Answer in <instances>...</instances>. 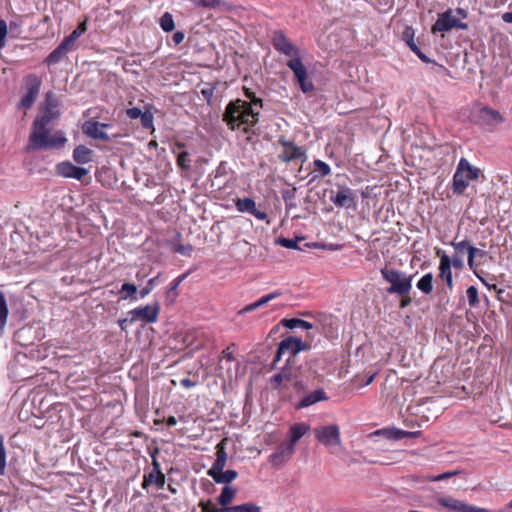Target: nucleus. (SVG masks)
I'll use <instances>...</instances> for the list:
<instances>
[{
    "instance_id": "obj_21",
    "label": "nucleus",
    "mask_w": 512,
    "mask_h": 512,
    "mask_svg": "<svg viewBox=\"0 0 512 512\" xmlns=\"http://www.w3.org/2000/svg\"><path fill=\"white\" fill-rule=\"evenodd\" d=\"M152 465V471L148 475L144 476L142 487L146 488L150 484H155L158 488H163L165 484V476L161 472L160 465L155 458L153 459Z\"/></svg>"
},
{
    "instance_id": "obj_6",
    "label": "nucleus",
    "mask_w": 512,
    "mask_h": 512,
    "mask_svg": "<svg viewBox=\"0 0 512 512\" xmlns=\"http://www.w3.org/2000/svg\"><path fill=\"white\" fill-rule=\"evenodd\" d=\"M286 65L292 70L301 91L305 94L312 93L315 87L308 77L307 69L302 63L300 57L290 59Z\"/></svg>"
},
{
    "instance_id": "obj_30",
    "label": "nucleus",
    "mask_w": 512,
    "mask_h": 512,
    "mask_svg": "<svg viewBox=\"0 0 512 512\" xmlns=\"http://www.w3.org/2000/svg\"><path fill=\"white\" fill-rule=\"evenodd\" d=\"M421 435V431H404L396 428H386V438L400 440L402 438H416Z\"/></svg>"
},
{
    "instance_id": "obj_40",
    "label": "nucleus",
    "mask_w": 512,
    "mask_h": 512,
    "mask_svg": "<svg viewBox=\"0 0 512 512\" xmlns=\"http://www.w3.org/2000/svg\"><path fill=\"white\" fill-rule=\"evenodd\" d=\"M58 105L59 103L55 94L52 91L47 92L45 95L44 108L50 110H57Z\"/></svg>"
},
{
    "instance_id": "obj_24",
    "label": "nucleus",
    "mask_w": 512,
    "mask_h": 512,
    "mask_svg": "<svg viewBox=\"0 0 512 512\" xmlns=\"http://www.w3.org/2000/svg\"><path fill=\"white\" fill-rule=\"evenodd\" d=\"M327 400L326 393L323 389H317L304 396L297 405V408L309 407L317 402Z\"/></svg>"
},
{
    "instance_id": "obj_19",
    "label": "nucleus",
    "mask_w": 512,
    "mask_h": 512,
    "mask_svg": "<svg viewBox=\"0 0 512 512\" xmlns=\"http://www.w3.org/2000/svg\"><path fill=\"white\" fill-rule=\"evenodd\" d=\"M57 172L63 177L74 178L77 180H81L88 174V170L86 168L75 166L70 162H62L58 164Z\"/></svg>"
},
{
    "instance_id": "obj_59",
    "label": "nucleus",
    "mask_w": 512,
    "mask_h": 512,
    "mask_svg": "<svg viewBox=\"0 0 512 512\" xmlns=\"http://www.w3.org/2000/svg\"><path fill=\"white\" fill-rule=\"evenodd\" d=\"M259 307H261V305H260L259 301L257 300L254 303H251V304L245 306L241 311H239V314L251 312Z\"/></svg>"
},
{
    "instance_id": "obj_28",
    "label": "nucleus",
    "mask_w": 512,
    "mask_h": 512,
    "mask_svg": "<svg viewBox=\"0 0 512 512\" xmlns=\"http://www.w3.org/2000/svg\"><path fill=\"white\" fill-rule=\"evenodd\" d=\"M59 115L58 110H50L43 108L40 115H38L34 122L33 126H45L48 127V125Z\"/></svg>"
},
{
    "instance_id": "obj_56",
    "label": "nucleus",
    "mask_w": 512,
    "mask_h": 512,
    "mask_svg": "<svg viewBox=\"0 0 512 512\" xmlns=\"http://www.w3.org/2000/svg\"><path fill=\"white\" fill-rule=\"evenodd\" d=\"M235 347V344H231L230 346H228L226 349H224L222 351V358L228 360V361H233L234 360V356H233V352L231 350V348Z\"/></svg>"
},
{
    "instance_id": "obj_43",
    "label": "nucleus",
    "mask_w": 512,
    "mask_h": 512,
    "mask_svg": "<svg viewBox=\"0 0 512 512\" xmlns=\"http://www.w3.org/2000/svg\"><path fill=\"white\" fill-rule=\"evenodd\" d=\"M451 245L453 246V248L458 253H461V254L464 253V252H467L469 254L470 253V249H476L475 247L470 245V243L468 241H466V240H463V241H460V242L452 241Z\"/></svg>"
},
{
    "instance_id": "obj_1",
    "label": "nucleus",
    "mask_w": 512,
    "mask_h": 512,
    "mask_svg": "<svg viewBox=\"0 0 512 512\" xmlns=\"http://www.w3.org/2000/svg\"><path fill=\"white\" fill-rule=\"evenodd\" d=\"M261 107L262 100L256 96H253L250 102L237 99L228 104L223 120L232 130L240 128L242 125L252 126L258 121Z\"/></svg>"
},
{
    "instance_id": "obj_51",
    "label": "nucleus",
    "mask_w": 512,
    "mask_h": 512,
    "mask_svg": "<svg viewBox=\"0 0 512 512\" xmlns=\"http://www.w3.org/2000/svg\"><path fill=\"white\" fill-rule=\"evenodd\" d=\"M281 295H282V293L280 291H274L267 295H264L258 301L262 307V306L266 305L267 303H269L270 301L280 297Z\"/></svg>"
},
{
    "instance_id": "obj_13",
    "label": "nucleus",
    "mask_w": 512,
    "mask_h": 512,
    "mask_svg": "<svg viewBox=\"0 0 512 512\" xmlns=\"http://www.w3.org/2000/svg\"><path fill=\"white\" fill-rule=\"evenodd\" d=\"M436 255L440 258L438 278L445 281L449 290L452 291L454 284L450 257L442 249H437Z\"/></svg>"
},
{
    "instance_id": "obj_52",
    "label": "nucleus",
    "mask_w": 512,
    "mask_h": 512,
    "mask_svg": "<svg viewBox=\"0 0 512 512\" xmlns=\"http://www.w3.org/2000/svg\"><path fill=\"white\" fill-rule=\"evenodd\" d=\"M476 249H470V253L468 254V266L471 270L474 271L475 275L482 281L484 282V280L479 276V274L475 271V267H476V264H475V261H474V258L476 257Z\"/></svg>"
},
{
    "instance_id": "obj_63",
    "label": "nucleus",
    "mask_w": 512,
    "mask_h": 512,
    "mask_svg": "<svg viewBox=\"0 0 512 512\" xmlns=\"http://www.w3.org/2000/svg\"><path fill=\"white\" fill-rule=\"evenodd\" d=\"M7 35V24L4 20H0V41H4Z\"/></svg>"
},
{
    "instance_id": "obj_47",
    "label": "nucleus",
    "mask_w": 512,
    "mask_h": 512,
    "mask_svg": "<svg viewBox=\"0 0 512 512\" xmlns=\"http://www.w3.org/2000/svg\"><path fill=\"white\" fill-rule=\"evenodd\" d=\"M141 125L143 128L150 129L153 128V114L149 111H145L140 117Z\"/></svg>"
},
{
    "instance_id": "obj_42",
    "label": "nucleus",
    "mask_w": 512,
    "mask_h": 512,
    "mask_svg": "<svg viewBox=\"0 0 512 512\" xmlns=\"http://www.w3.org/2000/svg\"><path fill=\"white\" fill-rule=\"evenodd\" d=\"M194 5L206 8H218L221 6V0H190Z\"/></svg>"
},
{
    "instance_id": "obj_61",
    "label": "nucleus",
    "mask_w": 512,
    "mask_h": 512,
    "mask_svg": "<svg viewBox=\"0 0 512 512\" xmlns=\"http://www.w3.org/2000/svg\"><path fill=\"white\" fill-rule=\"evenodd\" d=\"M459 473H460L459 471L445 472V473H442V474L436 476L434 478V481H441V480H444V479H448V478H450L452 476H455V475H457Z\"/></svg>"
},
{
    "instance_id": "obj_10",
    "label": "nucleus",
    "mask_w": 512,
    "mask_h": 512,
    "mask_svg": "<svg viewBox=\"0 0 512 512\" xmlns=\"http://www.w3.org/2000/svg\"><path fill=\"white\" fill-rule=\"evenodd\" d=\"M160 311L159 304L146 305L143 307L135 308L128 312L130 323L136 321H143L144 323H154L158 319Z\"/></svg>"
},
{
    "instance_id": "obj_15",
    "label": "nucleus",
    "mask_w": 512,
    "mask_h": 512,
    "mask_svg": "<svg viewBox=\"0 0 512 512\" xmlns=\"http://www.w3.org/2000/svg\"><path fill=\"white\" fill-rule=\"evenodd\" d=\"M295 447L287 441L281 443L277 450L269 456V461L274 466H281L291 459Z\"/></svg>"
},
{
    "instance_id": "obj_16",
    "label": "nucleus",
    "mask_w": 512,
    "mask_h": 512,
    "mask_svg": "<svg viewBox=\"0 0 512 512\" xmlns=\"http://www.w3.org/2000/svg\"><path fill=\"white\" fill-rule=\"evenodd\" d=\"M82 131L86 136L95 140H101L104 142L110 140L109 135L103 130V125H101V122L92 119L83 123Z\"/></svg>"
},
{
    "instance_id": "obj_57",
    "label": "nucleus",
    "mask_w": 512,
    "mask_h": 512,
    "mask_svg": "<svg viewBox=\"0 0 512 512\" xmlns=\"http://www.w3.org/2000/svg\"><path fill=\"white\" fill-rule=\"evenodd\" d=\"M185 278H186V274H182V275L178 276L176 279H174L172 281V283L170 284L169 291H175Z\"/></svg>"
},
{
    "instance_id": "obj_33",
    "label": "nucleus",
    "mask_w": 512,
    "mask_h": 512,
    "mask_svg": "<svg viewBox=\"0 0 512 512\" xmlns=\"http://www.w3.org/2000/svg\"><path fill=\"white\" fill-rule=\"evenodd\" d=\"M291 379V371L285 368L271 378V385L273 388L279 389L284 383L289 382Z\"/></svg>"
},
{
    "instance_id": "obj_26",
    "label": "nucleus",
    "mask_w": 512,
    "mask_h": 512,
    "mask_svg": "<svg viewBox=\"0 0 512 512\" xmlns=\"http://www.w3.org/2000/svg\"><path fill=\"white\" fill-rule=\"evenodd\" d=\"M468 186V179L464 175V172L457 167V170L453 176L452 190L454 194L461 195L464 193Z\"/></svg>"
},
{
    "instance_id": "obj_49",
    "label": "nucleus",
    "mask_w": 512,
    "mask_h": 512,
    "mask_svg": "<svg viewBox=\"0 0 512 512\" xmlns=\"http://www.w3.org/2000/svg\"><path fill=\"white\" fill-rule=\"evenodd\" d=\"M299 239H288V238H279L278 243L285 248L288 249H299L298 247Z\"/></svg>"
},
{
    "instance_id": "obj_48",
    "label": "nucleus",
    "mask_w": 512,
    "mask_h": 512,
    "mask_svg": "<svg viewBox=\"0 0 512 512\" xmlns=\"http://www.w3.org/2000/svg\"><path fill=\"white\" fill-rule=\"evenodd\" d=\"M159 275L154 277V278H151L150 280H148L147 284L145 287H143L140 292H139V295H140V298H145L148 294L151 293V291L153 290L155 284H156V281L158 279Z\"/></svg>"
},
{
    "instance_id": "obj_34",
    "label": "nucleus",
    "mask_w": 512,
    "mask_h": 512,
    "mask_svg": "<svg viewBox=\"0 0 512 512\" xmlns=\"http://www.w3.org/2000/svg\"><path fill=\"white\" fill-rule=\"evenodd\" d=\"M281 323L289 329H295V328H302L305 330L313 329L312 323H310L308 321H304L302 319H297V318L283 319L281 321Z\"/></svg>"
},
{
    "instance_id": "obj_60",
    "label": "nucleus",
    "mask_w": 512,
    "mask_h": 512,
    "mask_svg": "<svg viewBox=\"0 0 512 512\" xmlns=\"http://www.w3.org/2000/svg\"><path fill=\"white\" fill-rule=\"evenodd\" d=\"M259 307H261V305H260L259 301L257 300L254 303H251V304L245 306L241 311H239V314L251 312Z\"/></svg>"
},
{
    "instance_id": "obj_12",
    "label": "nucleus",
    "mask_w": 512,
    "mask_h": 512,
    "mask_svg": "<svg viewBox=\"0 0 512 512\" xmlns=\"http://www.w3.org/2000/svg\"><path fill=\"white\" fill-rule=\"evenodd\" d=\"M199 507H201L202 512H260V507L248 502L241 505L231 506L226 509H219L217 506L212 504L210 501L204 502L201 501L199 503Z\"/></svg>"
},
{
    "instance_id": "obj_39",
    "label": "nucleus",
    "mask_w": 512,
    "mask_h": 512,
    "mask_svg": "<svg viewBox=\"0 0 512 512\" xmlns=\"http://www.w3.org/2000/svg\"><path fill=\"white\" fill-rule=\"evenodd\" d=\"M9 310L6 298L3 292L0 291V327H4L7 322Z\"/></svg>"
},
{
    "instance_id": "obj_32",
    "label": "nucleus",
    "mask_w": 512,
    "mask_h": 512,
    "mask_svg": "<svg viewBox=\"0 0 512 512\" xmlns=\"http://www.w3.org/2000/svg\"><path fill=\"white\" fill-rule=\"evenodd\" d=\"M459 169H461L463 172H466L464 174L468 180H476L479 178L480 175V169L474 166H471L467 159L461 158L459 161Z\"/></svg>"
},
{
    "instance_id": "obj_35",
    "label": "nucleus",
    "mask_w": 512,
    "mask_h": 512,
    "mask_svg": "<svg viewBox=\"0 0 512 512\" xmlns=\"http://www.w3.org/2000/svg\"><path fill=\"white\" fill-rule=\"evenodd\" d=\"M417 288L425 293L430 294L433 291V274L427 273L423 275L416 284Z\"/></svg>"
},
{
    "instance_id": "obj_50",
    "label": "nucleus",
    "mask_w": 512,
    "mask_h": 512,
    "mask_svg": "<svg viewBox=\"0 0 512 512\" xmlns=\"http://www.w3.org/2000/svg\"><path fill=\"white\" fill-rule=\"evenodd\" d=\"M193 247L190 244H177L174 247V251L185 256H190L192 253Z\"/></svg>"
},
{
    "instance_id": "obj_9",
    "label": "nucleus",
    "mask_w": 512,
    "mask_h": 512,
    "mask_svg": "<svg viewBox=\"0 0 512 512\" xmlns=\"http://www.w3.org/2000/svg\"><path fill=\"white\" fill-rule=\"evenodd\" d=\"M316 438L326 447L341 444L340 429L336 424L320 426L314 429Z\"/></svg>"
},
{
    "instance_id": "obj_29",
    "label": "nucleus",
    "mask_w": 512,
    "mask_h": 512,
    "mask_svg": "<svg viewBox=\"0 0 512 512\" xmlns=\"http://www.w3.org/2000/svg\"><path fill=\"white\" fill-rule=\"evenodd\" d=\"M93 151L84 145L77 146L73 151V159L78 164H86L92 160Z\"/></svg>"
},
{
    "instance_id": "obj_37",
    "label": "nucleus",
    "mask_w": 512,
    "mask_h": 512,
    "mask_svg": "<svg viewBox=\"0 0 512 512\" xmlns=\"http://www.w3.org/2000/svg\"><path fill=\"white\" fill-rule=\"evenodd\" d=\"M120 293L122 294V299H132L137 300V287L132 283H124L121 287Z\"/></svg>"
},
{
    "instance_id": "obj_20",
    "label": "nucleus",
    "mask_w": 512,
    "mask_h": 512,
    "mask_svg": "<svg viewBox=\"0 0 512 512\" xmlns=\"http://www.w3.org/2000/svg\"><path fill=\"white\" fill-rule=\"evenodd\" d=\"M235 206L239 212L250 213L258 220H265L267 214L256 208V203L252 198L237 199Z\"/></svg>"
},
{
    "instance_id": "obj_22",
    "label": "nucleus",
    "mask_w": 512,
    "mask_h": 512,
    "mask_svg": "<svg viewBox=\"0 0 512 512\" xmlns=\"http://www.w3.org/2000/svg\"><path fill=\"white\" fill-rule=\"evenodd\" d=\"M216 460L213 463L212 467L208 470L207 474L224 470V467L227 462V453H226V439L221 440L216 445Z\"/></svg>"
},
{
    "instance_id": "obj_17",
    "label": "nucleus",
    "mask_w": 512,
    "mask_h": 512,
    "mask_svg": "<svg viewBox=\"0 0 512 512\" xmlns=\"http://www.w3.org/2000/svg\"><path fill=\"white\" fill-rule=\"evenodd\" d=\"M355 193L352 189L344 187L330 197L331 202L337 207L349 208L355 203Z\"/></svg>"
},
{
    "instance_id": "obj_62",
    "label": "nucleus",
    "mask_w": 512,
    "mask_h": 512,
    "mask_svg": "<svg viewBox=\"0 0 512 512\" xmlns=\"http://www.w3.org/2000/svg\"><path fill=\"white\" fill-rule=\"evenodd\" d=\"M184 37L185 35L182 31H177L173 34L172 40L176 45H178L183 42Z\"/></svg>"
},
{
    "instance_id": "obj_18",
    "label": "nucleus",
    "mask_w": 512,
    "mask_h": 512,
    "mask_svg": "<svg viewBox=\"0 0 512 512\" xmlns=\"http://www.w3.org/2000/svg\"><path fill=\"white\" fill-rule=\"evenodd\" d=\"M415 37V31L412 27L407 26L403 33H402V39L406 43V45L410 48L412 52H414L417 57L424 63L429 64L432 63L433 60H431L428 56H426L421 49L417 46L414 40Z\"/></svg>"
},
{
    "instance_id": "obj_23",
    "label": "nucleus",
    "mask_w": 512,
    "mask_h": 512,
    "mask_svg": "<svg viewBox=\"0 0 512 512\" xmlns=\"http://www.w3.org/2000/svg\"><path fill=\"white\" fill-rule=\"evenodd\" d=\"M280 143L284 146V151L279 156L283 162H290L294 159H299L304 155L301 148L295 146L291 142L280 140Z\"/></svg>"
},
{
    "instance_id": "obj_5",
    "label": "nucleus",
    "mask_w": 512,
    "mask_h": 512,
    "mask_svg": "<svg viewBox=\"0 0 512 512\" xmlns=\"http://www.w3.org/2000/svg\"><path fill=\"white\" fill-rule=\"evenodd\" d=\"M23 83L26 89V93L23 95L20 102L18 103V108L29 109L33 106L34 102L36 101L39 95L42 81L37 75L28 74L24 77Z\"/></svg>"
},
{
    "instance_id": "obj_44",
    "label": "nucleus",
    "mask_w": 512,
    "mask_h": 512,
    "mask_svg": "<svg viewBox=\"0 0 512 512\" xmlns=\"http://www.w3.org/2000/svg\"><path fill=\"white\" fill-rule=\"evenodd\" d=\"M6 471V450L4 446V437L0 434V475Z\"/></svg>"
},
{
    "instance_id": "obj_11",
    "label": "nucleus",
    "mask_w": 512,
    "mask_h": 512,
    "mask_svg": "<svg viewBox=\"0 0 512 512\" xmlns=\"http://www.w3.org/2000/svg\"><path fill=\"white\" fill-rule=\"evenodd\" d=\"M438 503L441 506L455 512H503L500 510H489L486 508L470 505L450 496L439 498Z\"/></svg>"
},
{
    "instance_id": "obj_8",
    "label": "nucleus",
    "mask_w": 512,
    "mask_h": 512,
    "mask_svg": "<svg viewBox=\"0 0 512 512\" xmlns=\"http://www.w3.org/2000/svg\"><path fill=\"white\" fill-rule=\"evenodd\" d=\"M309 348L310 345L306 342H303L300 338L292 336L287 337L279 343L275 358L273 360V365H276V363L280 360L281 355L284 353H288L290 356H295L299 352L308 350Z\"/></svg>"
},
{
    "instance_id": "obj_54",
    "label": "nucleus",
    "mask_w": 512,
    "mask_h": 512,
    "mask_svg": "<svg viewBox=\"0 0 512 512\" xmlns=\"http://www.w3.org/2000/svg\"><path fill=\"white\" fill-rule=\"evenodd\" d=\"M59 46L65 51L67 52V54L69 52H71L72 50H74L75 48V43L72 42L67 36L61 41V43L59 44Z\"/></svg>"
},
{
    "instance_id": "obj_38",
    "label": "nucleus",
    "mask_w": 512,
    "mask_h": 512,
    "mask_svg": "<svg viewBox=\"0 0 512 512\" xmlns=\"http://www.w3.org/2000/svg\"><path fill=\"white\" fill-rule=\"evenodd\" d=\"M159 24L162 30L165 32H171L175 28L173 16L169 12H165L161 16Z\"/></svg>"
},
{
    "instance_id": "obj_3",
    "label": "nucleus",
    "mask_w": 512,
    "mask_h": 512,
    "mask_svg": "<svg viewBox=\"0 0 512 512\" xmlns=\"http://www.w3.org/2000/svg\"><path fill=\"white\" fill-rule=\"evenodd\" d=\"M66 142V138L61 133L52 135L50 130L43 126H33V130L29 136L28 150H48L52 148L62 147Z\"/></svg>"
},
{
    "instance_id": "obj_58",
    "label": "nucleus",
    "mask_w": 512,
    "mask_h": 512,
    "mask_svg": "<svg viewBox=\"0 0 512 512\" xmlns=\"http://www.w3.org/2000/svg\"><path fill=\"white\" fill-rule=\"evenodd\" d=\"M451 267L453 266L455 269H462L464 266L463 260L459 256H453L450 258Z\"/></svg>"
},
{
    "instance_id": "obj_2",
    "label": "nucleus",
    "mask_w": 512,
    "mask_h": 512,
    "mask_svg": "<svg viewBox=\"0 0 512 512\" xmlns=\"http://www.w3.org/2000/svg\"><path fill=\"white\" fill-rule=\"evenodd\" d=\"M413 276L397 269H386V293L394 296L398 302V308L404 309L412 303Z\"/></svg>"
},
{
    "instance_id": "obj_53",
    "label": "nucleus",
    "mask_w": 512,
    "mask_h": 512,
    "mask_svg": "<svg viewBox=\"0 0 512 512\" xmlns=\"http://www.w3.org/2000/svg\"><path fill=\"white\" fill-rule=\"evenodd\" d=\"M178 165L183 169H188L190 167L189 154L187 152H182L178 156Z\"/></svg>"
},
{
    "instance_id": "obj_25",
    "label": "nucleus",
    "mask_w": 512,
    "mask_h": 512,
    "mask_svg": "<svg viewBox=\"0 0 512 512\" xmlns=\"http://www.w3.org/2000/svg\"><path fill=\"white\" fill-rule=\"evenodd\" d=\"M310 426L305 423L293 424L289 429L288 443L295 447V444L309 431Z\"/></svg>"
},
{
    "instance_id": "obj_64",
    "label": "nucleus",
    "mask_w": 512,
    "mask_h": 512,
    "mask_svg": "<svg viewBox=\"0 0 512 512\" xmlns=\"http://www.w3.org/2000/svg\"><path fill=\"white\" fill-rule=\"evenodd\" d=\"M181 385L185 388H191V387H194L196 385V382L188 379V378H184L181 380Z\"/></svg>"
},
{
    "instance_id": "obj_41",
    "label": "nucleus",
    "mask_w": 512,
    "mask_h": 512,
    "mask_svg": "<svg viewBox=\"0 0 512 512\" xmlns=\"http://www.w3.org/2000/svg\"><path fill=\"white\" fill-rule=\"evenodd\" d=\"M87 30V22H81L75 30H73L67 37L74 43H76L77 39L86 32Z\"/></svg>"
},
{
    "instance_id": "obj_31",
    "label": "nucleus",
    "mask_w": 512,
    "mask_h": 512,
    "mask_svg": "<svg viewBox=\"0 0 512 512\" xmlns=\"http://www.w3.org/2000/svg\"><path fill=\"white\" fill-rule=\"evenodd\" d=\"M209 476L216 482V483H223V484H229L233 480H235L238 476V473L235 470H221L210 473Z\"/></svg>"
},
{
    "instance_id": "obj_45",
    "label": "nucleus",
    "mask_w": 512,
    "mask_h": 512,
    "mask_svg": "<svg viewBox=\"0 0 512 512\" xmlns=\"http://www.w3.org/2000/svg\"><path fill=\"white\" fill-rule=\"evenodd\" d=\"M469 305L474 307L479 302L478 290L475 286H470L466 290Z\"/></svg>"
},
{
    "instance_id": "obj_27",
    "label": "nucleus",
    "mask_w": 512,
    "mask_h": 512,
    "mask_svg": "<svg viewBox=\"0 0 512 512\" xmlns=\"http://www.w3.org/2000/svg\"><path fill=\"white\" fill-rule=\"evenodd\" d=\"M237 494V489L230 486L225 485L218 497V503L221 505L220 509L230 508L229 504L234 500Z\"/></svg>"
},
{
    "instance_id": "obj_46",
    "label": "nucleus",
    "mask_w": 512,
    "mask_h": 512,
    "mask_svg": "<svg viewBox=\"0 0 512 512\" xmlns=\"http://www.w3.org/2000/svg\"><path fill=\"white\" fill-rule=\"evenodd\" d=\"M314 166H315V170L317 172H319V176H326L331 173L330 166L322 160H315Z\"/></svg>"
},
{
    "instance_id": "obj_7",
    "label": "nucleus",
    "mask_w": 512,
    "mask_h": 512,
    "mask_svg": "<svg viewBox=\"0 0 512 512\" xmlns=\"http://www.w3.org/2000/svg\"><path fill=\"white\" fill-rule=\"evenodd\" d=\"M468 25L464 22H461L457 18L452 15V10L448 9L447 11L440 13L436 22L431 27V32L433 34L436 33H444L448 32L454 28L465 30Z\"/></svg>"
},
{
    "instance_id": "obj_4",
    "label": "nucleus",
    "mask_w": 512,
    "mask_h": 512,
    "mask_svg": "<svg viewBox=\"0 0 512 512\" xmlns=\"http://www.w3.org/2000/svg\"><path fill=\"white\" fill-rule=\"evenodd\" d=\"M471 121L480 127L493 131L498 124L505 121L504 116L498 111L487 105H479L471 112Z\"/></svg>"
},
{
    "instance_id": "obj_36",
    "label": "nucleus",
    "mask_w": 512,
    "mask_h": 512,
    "mask_svg": "<svg viewBox=\"0 0 512 512\" xmlns=\"http://www.w3.org/2000/svg\"><path fill=\"white\" fill-rule=\"evenodd\" d=\"M65 52L59 45L44 59V63L48 66L59 63L65 56Z\"/></svg>"
},
{
    "instance_id": "obj_55",
    "label": "nucleus",
    "mask_w": 512,
    "mask_h": 512,
    "mask_svg": "<svg viewBox=\"0 0 512 512\" xmlns=\"http://www.w3.org/2000/svg\"><path fill=\"white\" fill-rule=\"evenodd\" d=\"M144 112L141 111L140 108L138 107H133V108H128L126 110V115L130 118V119H137V118H140L142 116Z\"/></svg>"
},
{
    "instance_id": "obj_14",
    "label": "nucleus",
    "mask_w": 512,
    "mask_h": 512,
    "mask_svg": "<svg viewBox=\"0 0 512 512\" xmlns=\"http://www.w3.org/2000/svg\"><path fill=\"white\" fill-rule=\"evenodd\" d=\"M273 45L276 50L291 57V59L299 57L298 48L281 31L275 32Z\"/></svg>"
}]
</instances>
